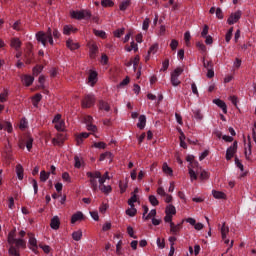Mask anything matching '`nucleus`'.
I'll return each instance as SVG.
<instances>
[{
  "mask_svg": "<svg viewBox=\"0 0 256 256\" xmlns=\"http://www.w3.org/2000/svg\"><path fill=\"white\" fill-rule=\"evenodd\" d=\"M155 215H157V210L152 209L149 214L145 217V221H149L150 217H155Z\"/></svg>",
  "mask_w": 256,
  "mask_h": 256,
  "instance_id": "0e129e2a",
  "label": "nucleus"
},
{
  "mask_svg": "<svg viewBox=\"0 0 256 256\" xmlns=\"http://www.w3.org/2000/svg\"><path fill=\"white\" fill-rule=\"evenodd\" d=\"M203 67L207 70L213 69V61H205V58H202Z\"/></svg>",
  "mask_w": 256,
  "mask_h": 256,
  "instance_id": "ea45409f",
  "label": "nucleus"
},
{
  "mask_svg": "<svg viewBox=\"0 0 256 256\" xmlns=\"http://www.w3.org/2000/svg\"><path fill=\"white\" fill-rule=\"evenodd\" d=\"M170 47L172 51H177V47H179V41L173 39L170 43Z\"/></svg>",
  "mask_w": 256,
  "mask_h": 256,
  "instance_id": "3c124183",
  "label": "nucleus"
},
{
  "mask_svg": "<svg viewBox=\"0 0 256 256\" xmlns=\"http://www.w3.org/2000/svg\"><path fill=\"white\" fill-rule=\"evenodd\" d=\"M131 5V0H124L120 3V11H127V8Z\"/></svg>",
  "mask_w": 256,
  "mask_h": 256,
  "instance_id": "5701e85b",
  "label": "nucleus"
},
{
  "mask_svg": "<svg viewBox=\"0 0 256 256\" xmlns=\"http://www.w3.org/2000/svg\"><path fill=\"white\" fill-rule=\"evenodd\" d=\"M126 215H128L129 217H135V215H137V210L135 206L128 208L126 210Z\"/></svg>",
  "mask_w": 256,
  "mask_h": 256,
  "instance_id": "c756f323",
  "label": "nucleus"
},
{
  "mask_svg": "<svg viewBox=\"0 0 256 256\" xmlns=\"http://www.w3.org/2000/svg\"><path fill=\"white\" fill-rule=\"evenodd\" d=\"M237 141L233 142V145L227 148L226 150V161H231L233 157L235 156V153H237Z\"/></svg>",
  "mask_w": 256,
  "mask_h": 256,
  "instance_id": "423d86ee",
  "label": "nucleus"
},
{
  "mask_svg": "<svg viewBox=\"0 0 256 256\" xmlns=\"http://www.w3.org/2000/svg\"><path fill=\"white\" fill-rule=\"evenodd\" d=\"M81 237H83V232L81 230L72 233V239H74V241H81Z\"/></svg>",
  "mask_w": 256,
  "mask_h": 256,
  "instance_id": "bb28decb",
  "label": "nucleus"
},
{
  "mask_svg": "<svg viewBox=\"0 0 256 256\" xmlns=\"http://www.w3.org/2000/svg\"><path fill=\"white\" fill-rule=\"evenodd\" d=\"M159 50V44L152 45L148 50V55H155V53Z\"/></svg>",
  "mask_w": 256,
  "mask_h": 256,
  "instance_id": "4c0bfd02",
  "label": "nucleus"
},
{
  "mask_svg": "<svg viewBox=\"0 0 256 256\" xmlns=\"http://www.w3.org/2000/svg\"><path fill=\"white\" fill-rule=\"evenodd\" d=\"M23 166L21 164L16 165V174L19 179V181H23Z\"/></svg>",
  "mask_w": 256,
  "mask_h": 256,
  "instance_id": "6ab92c4d",
  "label": "nucleus"
},
{
  "mask_svg": "<svg viewBox=\"0 0 256 256\" xmlns=\"http://www.w3.org/2000/svg\"><path fill=\"white\" fill-rule=\"evenodd\" d=\"M222 239H227V235H229V226L223 223L222 227L220 228Z\"/></svg>",
  "mask_w": 256,
  "mask_h": 256,
  "instance_id": "a211bd4d",
  "label": "nucleus"
},
{
  "mask_svg": "<svg viewBox=\"0 0 256 256\" xmlns=\"http://www.w3.org/2000/svg\"><path fill=\"white\" fill-rule=\"evenodd\" d=\"M97 72L96 71H90L89 76H88V81L89 83H91V87H93L95 85V83H97Z\"/></svg>",
  "mask_w": 256,
  "mask_h": 256,
  "instance_id": "9d476101",
  "label": "nucleus"
},
{
  "mask_svg": "<svg viewBox=\"0 0 256 256\" xmlns=\"http://www.w3.org/2000/svg\"><path fill=\"white\" fill-rule=\"evenodd\" d=\"M194 118L197 119V121H201L203 119V114H201V110H193Z\"/></svg>",
  "mask_w": 256,
  "mask_h": 256,
  "instance_id": "a18cd8bd",
  "label": "nucleus"
},
{
  "mask_svg": "<svg viewBox=\"0 0 256 256\" xmlns=\"http://www.w3.org/2000/svg\"><path fill=\"white\" fill-rule=\"evenodd\" d=\"M8 243L10 245V248L8 250V253L10 256H21L19 254L18 249H26L27 248V241H25L23 238H15V232L11 231L8 234Z\"/></svg>",
  "mask_w": 256,
  "mask_h": 256,
  "instance_id": "f257e3e1",
  "label": "nucleus"
},
{
  "mask_svg": "<svg viewBox=\"0 0 256 256\" xmlns=\"http://www.w3.org/2000/svg\"><path fill=\"white\" fill-rule=\"evenodd\" d=\"M196 46L198 47L199 51H202V53L207 52V46H205V44H203V42H197Z\"/></svg>",
  "mask_w": 256,
  "mask_h": 256,
  "instance_id": "de8ad7c7",
  "label": "nucleus"
},
{
  "mask_svg": "<svg viewBox=\"0 0 256 256\" xmlns=\"http://www.w3.org/2000/svg\"><path fill=\"white\" fill-rule=\"evenodd\" d=\"M42 98H43V96L41 94H36L32 98V103H33L34 107H37L39 105V102L41 101Z\"/></svg>",
  "mask_w": 256,
  "mask_h": 256,
  "instance_id": "c85d7f7f",
  "label": "nucleus"
},
{
  "mask_svg": "<svg viewBox=\"0 0 256 256\" xmlns=\"http://www.w3.org/2000/svg\"><path fill=\"white\" fill-rule=\"evenodd\" d=\"M60 225H61V221L59 220V217L58 216H54L51 219V222H50L51 229H54L55 231H57V229H59Z\"/></svg>",
  "mask_w": 256,
  "mask_h": 256,
  "instance_id": "6e6552de",
  "label": "nucleus"
},
{
  "mask_svg": "<svg viewBox=\"0 0 256 256\" xmlns=\"http://www.w3.org/2000/svg\"><path fill=\"white\" fill-rule=\"evenodd\" d=\"M135 203H137V194H132L131 198L128 200V205L135 207Z\"/></svg>",
  "mask_w": 256,
  "mask_h": 256,
  "instance_id": "e433bc0d",
  "label": "nucleus"
},
{
  "mask_svg": "<svg viewBox=\"0 0 256 256\" xmlns=\"http://www.w3.org/2000/svg\"><path fill=\"white\" fill-rule=\"evenodd\" d=\"M36 39L39 41V43H42L44 47H47V41L51 45H54L53 42V30L51 28H48L47 32H37L36 33Z\"/></svg>",
  "mask_w": 256,
  "mask_h": 256,
  "instance_id": "f03ea898",
  "label": "nucleus"
},
{
  "mask_svg": "<svg viewBox=\"0 0 256 256\" xmlns=\"http://www.w3.org/2000/svg\"><path fill=\"white\" fill-rule=\"evenodd\" d=\"M127 233L129 235V237H132V239H137V236H135V233L133 231V227L128 226L127 227Z\"/></svg>",
  "mask_w": 256,
  "mask_h": 256,
  "instance_id": "4d7b16f0",
  "label": "nucleus"
},
{
  "mask_svg": "<svg viewBox=\"0 0 256 256\" xmlns=\"http://www.w3.org/2000/svg\"><path fill=\"white\" fill-rule=\"evenodd\" d=\"M84 219L83 212L75 213L71 218V223H77V221H82Z\"/></svg>",
  "mask_w": 256,
  "mask_h": 256,
  "instance_id": "dca6fc26",
  "label": "nucleus"
},
{
  "mask_svg": "<svg viewBox=\"0 0 256 256\" xmlns=\"http://www.w3.org/2000/svg\"><path fill=\"white\" fill-rule=\"evenodd\" d=\"M181 73H183V68L178 67L176 68L173 72H172V76L174 77H179L181 75Z\"/></svg>",
  "mask_w": 256,
  "mask_h": 256,
  "instance_id": "864d4df0",
  "label": "nucleus"
},
{
  "mask_svg": "<svg viewBox=\"0 0 256 256\" xmlns=\"http://www.w3.org/2000/svg\"><path fill=\"white\" fill-rule=\"evenodd\" d=\"M149 23H151V20L149 18H145L142 25L143 31H147L149 29Z\"/></svg>",
  "mask_w": 256,
  "mask_h": 256,
  "instance_id": "8fccbe9b",
  "label": "nucleus"
},
{
  "mask_svg": "<svg viewBox=\"0 0 256 256\" xmlns=\"http://www.w3.org/2000/svg\"><path fill=\"white\" fill-rule=\"evenodd\" d=\"M25 59H26V64L31 65V62L33 61V52L31 50H28L25 53Z\"/></svg>",
  "mask_w": 256,
  "mask_h": 256,
  "instance_id": "a878e982",
  "label": "nucleus"
},
{
  "mask_svg": "<svg viewBox=\"0 0 256 256\" xmlns=\"http://www.w3.org/2000/svg\"><path fill=\"white\" fill-rule=\"evenodd\" d=\"M32 187L34 189V194L37 195L39 191V185L37 184V180L32 179Z\"/></svg>",
  "mask_w": 256,
  "mask_h": 256,
  "instance_id": "13d9d810",
  "label": "nucleus"
},
{
  "mask_svg": "<svg viewBox=\"0 0 256 256\" xmlns=\"http://www.w3.org/2000/svg\"><path fill=\"white\" fill-rule=\"evenodd\" d=\"M49 172H46L45 170H42L40 172V181H42V183H45V181H47V179H49Z\"/></svg>",
  "mask_w": 256,
  "mask_h": 256,
  "instance_id": "7c9ffc66",
  "label": "nucleus"
},
{
  "mask_svg": "<svg viewBox=\"0 0 256 256\" xmlns=\"http://www.w3.org/2000/svg\"><path fill=\"white\" fill-rule=\"evenodd\" d=\"M11 47H13L16 51H19L21 49V40L19 38H12L10 42Z\"/></svg>",
  "mask_w": 256,
  "mask_h": 256,
  "instance_id": "9b49d317",
  "label": "nucleus"
},
{
  "mask_svg": "<svg viewBox=\"0 0 256 256\" xmlns=\"http://www.w3.org/2000/svg\"><path fill=\"white\" fill-rule=\"evenodd\" d=\"M93 147H95L96 149H105V147H107V144H105V142H95Z\"/></svg>",
  "mask_w": 256,
  "mask_h": 256,
  "instance_id": "09e8293b",
  "label": "nucleus"
},
{
  "mask_svg": "<svg viewBox=\"0 0 256 256\" xmlns=\"http://www.w3.org/2000/svg\"><path fill=\"white\" fill-rule=\"evenodd\" d=\"M214 199H227V194L221 191L212 190Z\"/></svg>",
  "mask_w": 256,
  "mask_h": 256,
  "instance_id": "4468645a",
  "label": "nucleus"
},
{
  "mask_svg": "<svg viewBox=\"0 0 256 256\" xmlns=\"http://www.w3.org/2000/svg\"><path fill=\"white\" fill-rule=\"evenodd\" d=\"M97 53H99V47H97L95 44H92L90 46V59H95V57H97Z\"/></svg>",
  "mask_w": 256,
  "mask_h": 256,
  "instance_id": "2eb2a0df",
  "label": "nucleus"
},
{
  "mask_svg": "<svg viewBox=\"0 0 256 256\" xmlns=\"http://www.w3.org/2000/svg\"><path fill=\"white\" fill-rule=\"evenodd\" d=\"M233 37V27H231L228 32L226 33V36H225V41L226 43H229V41H231Z\"/></svg>",
  "mask_w": 256,
  "mask_h": 256,
  "instance_id": "37998d69",
  "label": "nucleus"
},
{
  "mask_svg": "<svg viewBox=\"0 0 256 256\" xmlns=\"http://www.w3.org/2000/svg\"><path fill=\"white\" fill-rule=\"evenodd\" d=\"M149 202L151 203V205H153V207H157V205H159V200H157V197H155V195L149 196Z\"/></svg>",
  "mask_w": 256,
  "mask_h": 256,
  "instance_id": "58836bf2",
  "label": "nucleus"
},
{
  "mask_svg": "<svg viewBox=\"0 0 256 256\" xmlns=\"http://www.w3.org/2000/svg\"><path fill=\"white\" fill-rule=\"evenodd\" d=\"M157 246L159 247V249H165V240L163 239L161 241V238H157Z\"/></svg>",
  "mask_w": 256,
  "mask_h": 256,
  "instance_id": "bf43d9fd",
  "label": "nucleus"
},
{
  "mask_svg": "<svg viewBox=\"0 0 256 256\" xmlns=\"http://www.w3.org/2000/svg\"><path fill=\"white\" fill-rule=\"evenodd\" d=\"M167 69H169V58H166V59L162 62L161 71H167Z\"/></svg>",
  "mask_w": 256,
  "mask_h": 256,
  "instance_id": "5fc2aeb1",
  "label": "nucleus"
},
{
  "mask_svg": "<svg viewBox=\"0 0 256 256\" xmlns=\"http://www.w3.org/2000/svg\"><path fill=\"white\" fill-rule=\"evenodd\" d=\"M240 19H241V11H237L231 14L230 17L228 18L227 20L228 25H235V23H237V21H239Z\"/></svg>",
  "mask_w": 256,
  "mask_h": 256,
  "instance_id": "0eeeda50",
  "label": "nucleus"
},
{
  "mask_svg": "<svg viewBox=\"0 0 256 256\" xmlns=\"http://www.w3.org/2000/svg\"><path fill=\"white\" fill-rule=\"evenodd\" d=\"M84 123H86V125L93 124V117L92 116H85L84 117Z\"/></svg>",
  "mask_w": 256,
  "mask_h": 256,
  "instance_id": "338daca9",
  "label": "nucleus"
},
{
  "mask_svg": "<svg viewBox=\"0 0 256 256\" xmlns=\"http://www.w3.org/2000/svg\"><path fill=\"white\" fill-rule=\"evenodd\" d=\"M87 177L90 179V187L94 193H97L99 191V185L97 182V179H101V172H87Z\"/></svg>",
  "mask_w": 256,
  "mask_h": 256,
  "instance_id": "7ed1b4c3",
  "label": "nucleus"
},
{
  "mask_svg": "<svg viewBox=\"0 0 256 256\" xmlns=\"http://www.w3.org/2000/svg\"><path fill=\"white\" fill-rule=\"evenodd\" d=\"M125 33V29L122 28V29H118L114 32V37H121L123 34Z\"/></svg>",
  "mask_w": 256,
  "mask_h": 256,
  "instance_id": "69168bd1",
  "label": "nucleus"
},
{
  "mask_svg": "<svg viewBox=\"0 0 256 256\" xmlns=\"http://www.w3.org/2000/svg\"><path fill=\"white\" fill-rule=\"evenodd\" d=\"M176 213H177V210L175 209V206L170 204L166 207V210H165L166 215H175Z\"/></svg>",
  "mask_w": 256,
  "mask_h": 256,
  "instance_id": "393cba45",
  "label": "nucleus"
},
{
  "mask_svg": "<svg viewBox=\"0 0 256 256\" xmlns=\"http://www.w3.org/2000/svg\"><path fill=\"white\" fill-rule=\"evenodd\" d=\"M26 149L28 151H31V149H33V138L31 136H28L26 138Z\"/></svg>",
  "mask_w": 256,
  "mask_h": 256,
  "instance_id": "2f4dec72",
  "label": "nucleus"
},
{
  "mask_svg": "<svg viewBox=\"0 0 256 256\" xmlns=\"http://www.w3.org/2000/svg\"><path fill=\"white\" fill-rule=\"evenodd\" d=\"M4 129H6L8 133H12L13 125H11V122H4Z\"/></svg>",
  "mask_w": 256,
  "mask_h": 256,
  "instance_id": "6e6d98bb",
  "label": "nucleus"
},
{
  "mask_svg": "<svg viewBox=\"0 0 256 256\" xmlns=\"http://www.w3.org/2000/svg\"><path fill=\"white\" fill-rule=\"evenodd\" d=\"M52 143H53V145H57L58 147H61V145H63L64 141H63V138H61V136H58L57 138L52 139Z\"/></svg>",
  "mask_w": 256,
  "mask_h": 256,
  "instance_id": "f704fd0d",
  "label": "nucleus"
},
{
  "mask_svg": "<svg viewBox=\"0 0 256 256\" xmlns=\"http://www.w3.org/2000/svg\"><path fill=\"white\" fill-rule=\"evenodd\" d=\"M145 125H147V117H145V115H140L139 122L137 123V128L145 129Z\"/></svg>",
  "mask_w": 256,
  "mask_h": 256,
  "instance_id": "ddd939ff",
  "label": "nucleus"
},
{
  "mask_svg": "<svg viewBox=\"0 0 256 256\" xmlns=\"http://www.w3.org/2000/svg\"><path fill=\"white\" fill-rule=\"evenodd\" d=\"M70 16L72 17V19H77L78 21H81V19L89 20L91 19V12H89L88 10H72L70 12Z\"/></svg>",
  "mask_w": 256,
  "mask_h": 256,
  "instance_id": "20e7f679",
  "label": "nucleus"
},
{
  "mask_svg": "<svg viewBox=\"0 0 256 256\" xmlns=\"http://www.w3.org/2000/svg\"><path fill=\"white\" fill-rule=\"evenodd\" d=\"M29 123L27 122V119L23 118L20 120V129H27V125Z\"/></svg>",
  "mask_w": 256,
  "mask_h": 256,
  "instance_id": "052dcab7",
  "label": "nucleus"
},
{
  "mask_svg": "<svg viewBox=\"0 0 256 256\" xmlns=\"http://www.w3.org/2000/svg\"><path fill=\"white\" fill-rule=\"evenodd\" d=\"M55 129L57 131H65V121L61 120L55 124Z\"/></svg>",
  "mask_w": 256,
  "mask_h": 256,
  "instance_id": "473e14b6",
  "label": "nucleus"
},
{
  "mask_svg": "<svg viewBox=\"0 0 256 256\" xmlns=\"http://www.w3.org/2000/svg\"><path fill=\"white\" fill-rule=\"evenodd\" d=\"M41 71H43V66H41V65L35 66L33 68V75H35L37 77V75H39V73H41Z\"/></svg>",
  "mask_w": 256,
  "mask_h": 256,
  "instance_id": "603ef678",
  "label": "nucleus"
},
{
  "mask_svg": "<svg viewBox=\"0 0 256 256\" xmlns=\"http://www.w3.org/2000/svg\"><path fill=\"white\" fill-rule=\"evenodd\" d=\"M72 33H77V29H74L71 25H65L63 28L64 35H71Z\"/></svg>",
  "mask_w": 256,
  "mask_h": 256,
  "instance_id": "aec40b11",
  "label": "nucleus"
},
{
  "mask_svg": "<svg viewBox=\"0 0 256 256\" xmlns=\"http://www.w3.org/2000/svg\"><path fill=\"white\" fill-rule=\"evenodd\" d=\"M22 81L26 87H31V85H33V81H35V78H33L31 75H24Z\"/></svg>",
  "mask_w": 256,
  "mask_h": 256,
  "instance_id": "f8f14e48",
  "label": "nucleus"
},
{
  "mask_svg": "<svg viewBox=\"0 0 256 256\" xmlns=\"http://www.w3.org/2000/svg\"><path fill=\"white\" fill-rule=\"evenodd\" d=\"M170 231L173 233V235H177V233L181 231V224L175 225V223L171 222Z\"/></svg>",
  "mask_w": 256,
  "mask_h": 256,
  "instance_id": "412c9836",
  "label": "nucleus"
},
{
  "mask_svg": "<svg viewBox=\"0 0 256 256\" xmlns=\"http://www.w3.org/2000/svg\"><path fill=\"white\" fill-rule=\"evenodd\" d=\"M95 105V96L93 94H87L82 99V107L83 109H89Z\"/></svg>",
  "mask_w": 256,
  "mask_h": 256,
  "instance_id": "39448f33",
  "label": "nucleus"
},
{
  "mask_svg": "<svg viewBox=\"0 0 256 256\" xmlns=\"http://www.w3.org/2000/svg\"><path fill=\"white\" fill-rule=\"evenodd\" d=\"M66 46L70 51H75V49H79V44L74 43L71 39L66 41Z\"/></svg>",
  "mask_w": 256,
  "mask_h": 256,
  "instance_id": "f3484780",
  "label": "nucleus"
},
{
  "mask_svg": "<svg viewBox=\"0 0 256 256\" xmlns=\"http://www.w3.org/2000/svg\"><path fill=\"white\" fill-rule=\"evenodd\" d=\"M162 171L166 173V175H173V169L167 165V163H164L162 166Z\"/></svg>",
  "mask_w": 256,
  "mask_h": 256,
  "instance_id": "cd10ccee",
  "label": "nucleus"
},
{
  "mask_svg": "<svg viewBox=\"0 0 256 256\" xmlns=\"http://www.w3.org/2000/svg\"><path fill=\"white\" fill-rule=\"evenodd\" d=\"M99 109H101L102 111H110L111 110V106H109V103L101 100L99 102Z\"/></svg>",
  "mask_w": 256,
  "mask_h": 256,
  "instance_id": "b1692460",
  "label": "nucleus"
},
{
  "mask_svg": "<svg viewBox=\"0 0 256 256\" xmlns=\"http://www.w3.org/2000/svg\"><path fill=\"white\" fill-rule=\"evenodd\" d=\"M74 161H75V164H74V167L76 169H81V157H79L78 155H76L74 157Z\"/></svg>",
  "mask_w": 256,
  "mask_h": 256,
  "instance_id": "49530a36",
  "label": "nucleus"
},
{
  "mask_svg": "<svg viewBox=\"0 0 256 256\" xmlns=\"http://www.w3.org/2000/svg\"><path fill=\"white\" fill-rule=\"evenodd\" d=\"M101 5L102 7H113L115 3L112 0H102Z\"/></svg>",
  "mask_w": 256,
  "mask_h": 256,
  "instance_id": "c03bdc74",
  "label": "nucleus"
},
{
  "mask_svg": "<svg viewBox=\"0 0 256 256\" xmlns=\"http://www.w3.org/2000/svg\"><path fill=\"white\" fill-rule=\"evenodd\" d=\"M98 189H100L102 193H105L106 195H108V193L111 191V186H107L103 184V185H99Z\"/></svg>",
  "mask_w": 256,
  "mask_h": 256,
  "instance_id": "72a5a7b5",
  "label": "nucleus"
},
{
  "mask_svg": "<svg viewBox=\"0 0 256 256\" xmlns=\"http://www.w3.org/2000/svg\"><path fill=\"white\" fill-rule=\"evenodd\" d=\"M188 171H189L191 181H197V179H198L197 172L195 170H193V168H191V167H189Z\"/></svg>",
  "mask_w": 256,
  "mask_h": 256,
  "instance_id": "c9c22d12",
  "label": "nucleus"
},
{
  "mask_svg": "<svg viewBox=\"0 0 256 256\" xmlns=\"http://www.w3.org/2000/svg\"><path fill=\"white\" fill-rule=\"evenodd\" d=\"M28 236H29V245L37 249V239L35 238V236L32 233H28Z\"/></svg>",
  "mask_w": 256,
  "mask_h": 256,
  "instance_id": "4be33fe9",
  "label": "nucleus"
},
{
  "mask_svg": "<svg viewBox=\"0 0 256 256\" xmlns=\"http://www.w3.org/2000/svg\"><path fill=\"white\" fill-rule=\"evenodd\" d=\"M93 33H94V35H96V37H101V39H105V37H106V33H105V31H103V30H93Z\"/></svg>",
  "mask_w": 256,
  "mask_h": 256,
  "instance_id": "a19ab883",
  "label": "nucleus"
},
{
  "mask_svg": "<svg viewBox=\"0 0 256 256\" xmlns=\"http://www.w3.org/2000/svg\"><path fill=\"white\" fill-rule=\"evenodd\" d=\"M171 83L174 87H177V85H181V81H179V76L171 75Z\"/></svg>",
  "mask_w": 256,
  "mask_h": 256,
  "instance_id": "79ce46f5",
  "label": "nucleus"
},
{
  "mask_svg": "<svg viewBox=\"0 0 256 256\" xmlns=\"http://www.w3.org/2000/svg\"><path fill=\"white\" fill-rule=\"evenodd\" d=\"M213 103H215V105H217V107H220V109H222L223 113H227V104H225V102L221 99H214Z\"/></svg>",
  "mask_w": 256,
  "mask_h": 256,
  "instance_id": "1a4fd4ad",
  "label": "nucleus"
},
{
  "mask_svg": "<svg viewBox=\"0 0 256 256\" xmlns=\"http://www.w3.org/2000/svg\"><path fill=\"white\" fill-rule=\"evenodd\" d=\"M216 17L217 19H223V10L221 8L216 9Z\"/></svg>",
  "mask_w": 256,
  "mask_h": 256,
  "instance_id": "774afa93",
  "label": "nucleus"
},
{
  "mask_svg": "<svg viewBox=\"0 0 256 256\" xmlns=\"http://www.w3.org/2000/svg\"><path fill=\"white\" fill-rule=\"evenodd\" d=\"M62 179H63V181H66V183H71V176H69V174L67 172H64L62 174Z\"/></svg>",
  "mask_w": 256,
  "mask_h": 256,
  "instance_id": "680f3d73",
  "label": "nucleus"
},
{
  "mask_svg": "<svg viewBox=\"0 0 256 256\" xmlns=\"http://www.w3.org/2000/svg\"><path fill=\"white\" fill-rule=\"evenodd\" d=\"M101 63L102 65H107V63H109V57L107 56V54H102Z\"/></svg>",
  "mask_w": 256,
  "mask_h": 256,
  "instance_id": "e2e57ef3",
  "label": "nucleus"
}]
</instances>
